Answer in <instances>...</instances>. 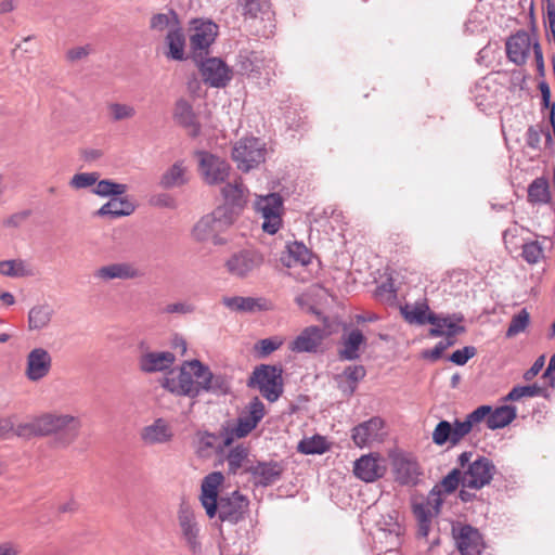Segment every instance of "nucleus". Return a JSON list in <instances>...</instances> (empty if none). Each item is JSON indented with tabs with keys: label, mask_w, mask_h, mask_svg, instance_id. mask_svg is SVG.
<instances>
[{
	"label": "nucleus",
	"mask_w": 555,
	"mask_h": 555,
	"mask_svg": "<svg viewBox=\"0 0 555 555\" xmlns=\"http://www.w3.org/2000/svg\"><path fill=\"white\" fill-rule=\"evenodd\" d=\"M396 480L404 486L416 485L421 475L418 463L409 456L397 455L392 460Z\"/></svg>",
	"instance_id": "nucleus-25"
},
{
	"label": "nucleus",
	"mask_w": 555,
	"mask_h": 555,
	"mask_svg": "<svg viewBox=\"0 0 555 555\" xmlns=\"http://www.w3.org/2000/svg\"><path fill=\"white\" fill-rule=\"evenodd\" d=\"M165 56L168 60L184 61L185 55V35L182 27H176L167 31L165 36Z\"/></svg>",
	"instance_id": "nucleus-32"
},
{
	"label": "nucleus",
	"mask_w": 555,
	"mask_h": 555,
	"mask_svg": "<svg viewBox=\"0 0 555 555\" xmlns=\"http://www.w3.org/2000/svg\"><path fill=\"white\" fill-rule=\"evenodd\" d=\"M0 273L4 276H23L24 263L16 260H2L0 261Z\"/></svg>",
	"instance_id": "nucleus-57"
},
{
	"label": "nucleus",
	"mask_w": 555,
	"mask_h": 555,
	"mask_svg": "<svg viewBox=\"0 0 555 555\" xmlns=\"http://www.w3.org/2000/svg\"><path fill=\"white\" fill-rule=\"evenodd\" d=\"M283 345V339L279 336L260 339L255 345V351L260 358H266Z\"/></svg>",
	"instance_id": "nucleus-50"
},
{
	"label": "nucleus",
	"mask_w": 555,
	"mask_h": 555,
	"mask_svg": "<svg viewBox=\"0 0 555 555\" xmlns=\"http://www.w3.org/2000/svg\"><path fill=\"white\" fill-rule=\"evenodd\" d=\"M52 357L42 347L34 348L26 358L25 376L30 382H39L51 371Z\"/></svg>",
	"instance_id": "nucleus-17"
},
{
	"label": "nucleus",
	"mask_w": 555,
	"mask_h": 555,
	"mask_svg": "<svg viewBox=\"0 0 555 555\" xmlns=\"http://www.w3.org/2000/svg\"><path fill=\"white\" fill-rule=\"evenodd\" d=\"M264 416V404L258 397H254L246 406V413L241 414L234 426V435L238 438L248 436Z\"/></svg>",
	"instance_id": "nucleus-14"
},
{
	"label": "nucleus",
	"mask_w": 555,
	"mask_h": 555,
	"mask_svg": "<svg viewBox=\"0 0 555 555\" xmlns=\"http://www.w3.org/2000/svg\"><path fill=\"white\" fill-rule=\"evenodd\" d=\"M108 109L113 121L130 119L137 113L133 106L122 103H111Z\"/></svg>",
	"instance_id": "nucleus-52"
},
{
	"label": "nucleus",
	"mask_w": 555,
	"mask_h": 555,
	"mask_svg": "<svg viewBox=\"0 0 555 555\" xmlns=\"http://www.w3.org/2000/svg\"><path fill=\"white\" fill-rule=\"evenodd\" d=\"M550 199L547 179L544 177L534 179L528 186V201L532 204H547Z\"/></svg>",
	"instance_id": "nucleus-42"
},
{
	"label": "nucleus",
	"mask_w": 555,
	"mask_h": 555,
	"mask_svg": "<svg viewBox=\"0 0 555 555\" xmlns=\"http://www.w3.org/2000/svg\"><path fill=\"white\" fill-rule=\"evenodd\" d=\"M476 352L475 347L466 346L452 352L449 360L456 365H465L469 359L476 356Z\"/></svg>",
	"instance_id": "nucleus-59"
},
{
	"label": "nucleus",
	"mask_w": 555,
	"mask_h": 555,
	"mask_svg": "<svg viewBox=\"0 0 555 555\" xmlns=\"http://www.w3.org/2000/svg\"><path fill=\"white\" fill-rule=\"evenodd\" d=\"M400 312L409 324L425 325L436 320L426 301L405 304L400 307Z\"/></svg>",
	"instance_id": "nucleus-30"
},
{
	"label": "nucleus",
	"mask_w": 555,
	"mask_h": 555,
	"mask_svg": "<svg viewBox=\"0 0 555 555\" xmlns=\"http://www.w3.org/2000/svg\"><path fill=\"white\" fill-rule=\"evenodd\" d=\"M544 389L537 384L527 386H515L504 398L505 401H517L524 397H537L543 393Z\"/></svg>",
	"instance_id": "nucleus-48"
},
{
	"label": "nucleus",
	"mask_w": 555,
	"mask_h": 555,
	"mask_svg": "<svg viewBox=\"0 0 555 555\" xmlns=\"http://www.w3.org/2000/svg\"><path fill=\"white\" fill-rule=\"evenodd\" d=\"M264 262L261 251L256 248H243L234 251L224 262L227 272L235 279H248Z\"/></svg>",
	"instance_id": "nucleus-6"
},
{
	"label": "nucleus",
	"mask_w": 555,
	"mask_h": 555,
	"mask_svg": "<svg viewBox=\"0 0 555 555\" xmlns=\"http://www.w3.org/2000/svg\"><path fill=\"white\" fill-rule=\"evenodd\" d=\"M189 33L191 57L198 62L209 54L210 46L218 34V26L211 21L194 18L190 23Z\"/></svg>",
	"instance_id": "nucleus-5"
},
{
	"label": "nucleus",
	"mask_w": 555,
	"mask_h": 555,
	"mask_svg": "<svg viewBox=\"0 0 555 555\" xmlns=\"http://www.w3.org/2000/svg\"><path fill=\"white\" fill-rule=\"evenodd\" d=\"M179 525L182 538L189 550L193 554H199L202 552V542L199 540V527L194 515L186 509H181L179 513Z\"/></svg>",
	"instance_id": "nucleus-24"
},
{
	"label": "nucleus",
	"mask_w": 555,
	"mask_h": 555,
	"mask_svg": "<svg viewBox=\"0 0 555 555\" xmlns=\"http://www.w3.org/2000/svg\"><path fill=\"white\" fill-rule=\"evenodd\" d=\"M41 437L54 436L60 447H67L73 443L81 427L78 417L69 414L44 413L40 415Z\"/></svg>",
	"instance_id": "nucleus-1"
},
{
	"label": "nucleus",
	"mask_w": 555,
	"mask_h": 555,
	"mask_svg": "<svg viewBox=\"0 0 555 555\" xmlns=\"http://www.w3.org/2000/svg\"><path fill=\"white\" fill-rule=\"evenodd\" d=\"M495 472L496 468L490 459L478 456L463 472L462 486L479 490L491 482Z\"/></svg>",
	"instance_id": "nucleus-10"
},
{
	"label": "nucleus",
	"mask_w": 555,
	"mask_h": 555,
	"mask_svg": "<svg viewBox=\"0 0 555 555\" xmlns=\"http://www.w3.org/2000/svg\"><path fill=\"white\" fill-rule=\"evenodd\" d=\"M249 388L258 389L269 402H275L283 393V370L276 365L256 366L247 380Z\"/></svg>",
	"instance_id": "nucleus-3"
},
{
	"label": "nucleus",
	"mask_w": 555,
	"mask_h": 555,
	"mask_svg": "<svg viewBox=\"0 0 555 555\" xmlns=\"http://www.w3.org/2000/svg\"><path fill=\"white\" fill-rule=\"evenodd\" d=\"M517 416L516 408L513 405H502L491 410L486 418L488 428L499 429L509 425Z\"/></svg>",
	"instance_id": "nucleus-38"
},
{
	"label": "nucleus",
	"mask_w": 555,
	"mask_h": 555,
	"mask_svg": "<svg viewBox=\"0 0 555 555\" xmlns=\"http://www.w3.org/2000/svg\"><path fill=\"white\" fill-rule=\"evenodd\" d=\"M128 186L122 183H117L109 179H104L98 181L95 188L93 189V193L101 197L108 196H120L126 193Z\"/></svg>",
	"instance_id": "nucleus-43"
},
{
	"label": "nucleus",
	"mask_w": 555,
	"mask_h": 555,
	"mask_svg": "<svg viewBox=\"0 0 555 555\" xmlns=\"http://www.w3.org/2000/svg\"><path fill=\"white\" fill-rule=\"evenodd\" d=\"M302 454H322L327 450L326 440L319 435L302 439L297 447Z\"/></svg>",
	"instance_id": "nucleus-45"
},
{
	"label": "nucleus",
	"mask_w": 555,
	"mask_h": 555,
	"mask_svg": "<svg viewBox=\"0 0 555 555\" xmlns=\"http://www.w3.org/2000/svg\"><path fill=\"white\" fill-rule=\"evenodd\" d=\"M340 374L349 380L348 383L358 387V383L365 377L366 371L363 365H349Z\"/></svg>",
	"instance_id": "nucleus-61"
},
{
	"label": "nucleus",
	"mask_w": 555,
	"mask_h": 555,
	"mask_svg": "<svg viewBox=\"0 0 555 555\" xmlns=\"http://www.w3.org/2000/svg\"><path fill=\"white\" fill-rule=\"evenodd\" d=\"M238 2L245 18L271 20L272 12L269 0H238Z\"/></svg>",
	"instance_id": "nucleus-40"
},
{
	"label": "nucleus",
	"mask_w": 555,
	"mask_h": 555,
	"mask_svg": "<svg viewBox=\"0 0 555 555\" xmlns=\"http://www.w3.org/2000/svg\"><path fill=\"white\" fill-rule=\"evenodd\" d=\"M195 453L198 457L208 459L214 453L221 454L223 450L220 446L219 436L215 433L198 430L195 434Z\"/></svg>",
	"instance_id": "nucleus-33"
},
{
	"label": "nucleus",
	"mask_w": 555,
	"mask_h": 555,
	"mask_svg": "<svg viewBox=\"0 0 555 555\" xmlns=\"http://www.w3.org/2000/svg\"><path fill=\"white\" fill-rule=\"evenodd\" d=\"M193 360L186 361L180 369L177 377H166L162 386L176 396L196 398L202 392V379L195 376V366Z\"/></svg>",
	"instance_id": "nucleus-8"
},
{
	"label": "nucleus",
	"mask_w": 555,
	"mask_h": 555,
	"mask_svg": "<svg viewBox=\"0 0 555 555\" xmlns=\"http://www.w3.org/2000/svg\"><path fill=\"white\" fill-rule=\"evenodd\" d=\"M140 349L141 354L138 364L139 369L144 373L164 372L176 361L175 354L170 351H144V343L140 344Z\"/></svg>",
	"instance_id": "nucleus-19"
},
{
	"label": "nucleus",
	"mask_w": 555,
	"mask_h": 555,
	"mask_svg": "<svg viewBox=\"0 0 555 555\" xmlns=\"http://www.w3.org/2000/svg\"><path fill=\"white\" fill-rule=\"evenodd\" d=\"M237 72L250 78L270 81L274 75L275 62L263 51L241 50L236 57Z\"/></svg>",
	"instance_id": "nucleus-4"
},
{
	"label": "nucleus",
	"mask_w": 555,
	"mask_h": 555,
	"mask_svg": "<svg viewBox=\"0 0 555 555\" xmlns=\"http://www.w3.org/2000/svg\"><path fill=\"white\" fill-rule=\"evenodd\" d=\"M234 221L228 215V208L218 207L214 212L201 218L192 230V235L197 242H212L214 245H224L227 240L220 234L223 233Z\"/></svg>",
	"instance_id": "nucleus-2"
},
{
	"label": "nucleus",
	"mask_w": 555,
	"mask_h": 555,
	"mask_svg": "<svg viewBox=\"0 0 555 555\" xmlns=\"http://www.w3.org/2000/svg\"><path fill=\"white\" fill-rule=\"evenodd\" d=\"M491 412L490 405H480L475 409L473 412L466 415V421L473 427L475 424L480 423L482 420L487 418Z\"/></svg>",
	"instance_id": "nucleus-64"
},
{
	"label": "nucleus",
	"mask_w": 555,
	"mask_h": 555,
	"mask_svg": "<svg viewBox=\"0 0 555 555\" xmlns=\"http://www.w3.org/2000/svg\"><path fill=\"white\" fill-rule=\"evenodd\" d=\"M464 317L461 313H453L452 315H443L442 324L447 331L444 332V336L448 338L454 337L457 334H462L465 332V327L462 325H457L456 322H463Z\"/></svg>",
	"instance_id": "nucleus-53"
},
{
	"label": "nucleus",
	"mask_w": 555,
	"mask_h": 555,
	"mask_svg": "<svg viewBox=\"0 0 555 555\" xmlns=\"http://www.w3.org/2000/svg\"><path fill=\"white\" fill-rule=\"evenodd\" d=\"M217 435L219 436L220 446L223 451L225 448L230 447L235 439H240L238 436L234 435V426L231 422L223 423Z\"/></svg>",
	"instance_id": "nucleus-58"
},
{
	"label": "nucleus",
	"mask_w": 555,
	"mask_h": 555,
	"mask_svg": "<svg viewBox=\"0 0 555 555\" xmlns=\"http://www.w3.org/2000/svg\"><path fill=\"white\" fill-rule=\"evenodd\" d=\"M343 348L339 350V357L343 360L353 361L360 354V347L365 344V337L359 328H353L341 336Z\"/></svg>",
	"instance_id": "nucleus-35"
},
{
	"label": "nucleus",
	"mask_w": 555,
	"mask_h": 555,
	"mask_svg": "<svg viewBox=\"0 0 555 555\" xmlns=\"http://www.w3.org/2000/svg\"><path fill=\"white\" fill-rule=\"evenodd\" d=\"M442 502V490L440 489V486H435L428 493L426 502H423V504H426L430 507L434 514L438 515L440 513Z\"/></svg>",
	"instance_id": "nucleus-60"
},
{
	"label": "nucleus",
	"mask_w": 555,
	"mask_h": 555,
	"mask_svg": "<svg viewBox=\"0 0 555 555\" xmlns=\"http://www.w3.org/2000/svg\"><path fill=\"white\" fill-rule=\"evenodd\" d=\"M186 182V168L182 160H178L163 173L159 184L164 189H172L182 186Z\"/></svg>",
	"instance_id": "nucleus-37"
},
{
	"label": "nucleus",
	"mask_w": 555,
	"mask_h": 555,
	"mask_svg": "<svg viewBox=\"0 0 555 555\" xmlns=\"http://www.w3.org/2000/svg\"><path fill=\"white\" fill-rule=\"evenodd\" d=\"M462 479L463 472L459 468H453L437 486H440L442 492L450 494L457 489L460 483L462 485Z\"/></svg>",
	"instance_id": "nucleus-51"
},
{
	"label": "nucleus",
	"mask_w": 555,
	"mask_h": 555,
	"mask_svg": "<svg viewBox=\"0 0 555 555\" xmlns=\"http://www.w3.org/2000/svg\"><path fill=\"white\" fill-rule=\"evenodd\" d=\"M173 117L179 125L184 127L191 137H197L201 133V125L196 119L192 105L184 99L176 103Z\"/></svg>",
	"instance_id": "nucleus-31"
},
{
	"label": "nucleus",
	"mask_w": 555,
	"mask_h": 555,
	"mask_svg": "<svg viewBox=\"0 0 555 555\" xmlns=\"http://www.w3.org/2000/svg\"><path fill=\"white\" fill-rule=\"evenodd\" d=\"M288 257L294 263L307 264L310 261V253L302 243H293L288 246Z\"/></svg>",
	"instance_id": "nucleus-56"
},
{
	"label": "nucleus",
	"mask_w": 555,
	"mask_h": 555,
	"mask_svg": "<svg viewBox=\"0 0 555 555\" xmlns=\"http://www.w3.org/2000/svg\"><path fill=\"white\" fill-rule=\"evenodd\" d=\"M530 322V314L526 309H521L517 314H515L508 325L506 331V337L511 338L519 333L524 332Z\"/></svg>",
	"instance_id": "nucleus-49"
},
{
	"label": "nucleus",
	"mask_w": 555,
	"mask_h": 555,
	"mask_svg": "<svg viewBox=\"0 0 555 555\" xmlns=\"http://www.w3.org/2000/svg\"><path fill=\"white\" fill-rule=\"evenodd\" d=\"M55 314L54 308L48 304L42 302L35 305L28 312V328L29 331H41L47 328Z\"/></svg>",
	"instance_id": "nucleus-36"
},
{
	"label": "nucleus",
	"mask_w": 555,
	"mask_h": 555,
	"mask_svg": "<svg viewBox=\"0 0 555 555\" xmlns=\"http://www.w3.org/2000/svg\"><path fill=\"white\" fill-rule=\"evenodd\" d=\"M452 534L461 555L481 554L483 540L478 529L470 525L459 524L452 527Z\"/></svg>",
	"instance_id": "nucleus-13"
},
{
	"label": "nucleus",
	"mask_w": 555,
	"mask_h": 555,
	"mask_svg": "<svg viewBox=\"0 0 555 555\" xmlns=\"http://www.w3.org/2000/svg\"><path fill=\"white\" fill-rule=\"evenodd\" d=\"M472 426L466 421H459L455 420V422L452 424V431H453V446H456L465 436H467L472 431Z\"/></svg>",
	"instance_id": "nucleus-62"
},
{
	"label": "nucleus",
	"mask_w": 555,
	"mask_h": 555,
	"mask_svg": "<svg viewBox=\"0 0 555 555\" xmlns=\"http://www.w3.org/2000/svg\"><path fill=\"white\" fill-rule=\"evenodd\" d=\"M266 144L258 138H244L232 150V158L237 168L248 172L264 162Z\"/></svg>",
	"instance_id": "nucleus-7"
},
{
	"label": "nucleus",
	"mask_w": 555,
	"mask_h": 555,
	"mask_svg": "<svg viewBox=\"0 0 555 555\" xmlns=\"http://www.w3.org/2000/svg\"><path fill=\"white\" fill-rule=\"evenodd\" d=\"M521 256L528 263H537L544 256L543 248L538 241L526 243L522 246Z\"/></svg>",
	"instance_id": "nucleus-55"
},
{
	"label": "nucleus",
	"mask_w": 555,
	"mask_h": 555,
	"mask_svg": "<svg viewBox=\"0 0 555 555\" xmlns=\"http://www.w3.org/2000/svg\"><path fill=\"white\" fill-rule=\"evenodd\" d=\"M248 507V500L238 491L230 495H221L218 501L217 515L222 522L235 525L244 518Z\"/></svg>",
	"instance_id": "nucleus-11"
},
{
	"label": "nucleus",
	"mask_w": 555,
	"mask_h": 555,
	"mask_svg": "<svg viewBox=\"0 0 555 555\" xmlns=\"http://www.w3.org/2000/svg\"><path fill=\"white\" fill-rule=\"evenodd\" d=\"M135 209L134 204L129 199V197H112L107 203H105L99 210L95 211V216L98 217H109V218H119L131 215Z\"/></svg>",
	"instance_id": "nucleus-34"
},
{
	"label": "nucleus",
	"mask_w": 555,
	"mask_h": 555,
	"mask_svg": "<svg viewBox=\"0 0 555 555\" xmlns=\"http://www.w3.org/2000/svg\"><path fill=\"white\" fill-rule=\"evenodd\" d=\"M180 26L179 16L173 9L168 10L167 13L153 14L150 18V29L155 33L170 31V29Z\"/></svg>",
	"instance_id": "nucleus-41"
},
{
	"label": "nucleus",
	"mask_w": 555,
	"mask_h": 555,
	"mask_svg": "<svg viewBox=\"0 0 555 555\" xmlns=\"http://www.w3.org/2000/svg\"><path fill=\"white\" fill-rule=\"evenodd\" d=\"M199 171L208 184L223 182L229 176V164L218 156L207 152H199Z\"/></svg>",
	"instance_id": "nucleus-15"
},
{
	"label": "nucleus",
	"mask_w": 555,
	"mask_h": 555,
	"mask_svg": "<svg viewBox=\"0 0 555 555\" xmlns=\"http://www.w3.org/2000/svg\"><path fill=\"white\" fill-rule=\"evenodd\" d=\"M283 198L278 193L259 196L256 201V210L263 218L262 230L268 234H275L282 225Z\"/></svg>",
	"instance_id": "nucleus-9"
},
{
	"label": "nucleus",
	"mask_w": 555,
	"mask_h": 555,
	"mask_svg": "<svg viewBox=\"0 0 555 555\" xmlns=\"http://www.w3.org/2000/svg\"><path fill=\"white\" fill-rule=\"evenodd\" d=\"M222 195L225 201V208L228 215L234 218L243 209L247 202V189L242 181L235 180L234 183H228L222 188Z\"/></svg>",
	"instance_id": "nucleus-29"
},
{
	"label": "nucleus",
	"mask_w": 555,
	"mask_h": 555,
	"mask_svg": "<svg viewBox=\"0 0 555 555\" xmlns=\"http://www.w3.org/2000/svg\"><path fill=\"white\" fill-rule=\"evenodd\" d=\"M385 470V466L379 463L378 457L372 454L362 455L353 465V473L356 477L365 482H373L378 478H382Z\"/></svg>",
	"instance_id": "nucleus-28"
},
{
	"label": "nucleus",
	"mask_w": 555,
	"mask_h": 555,
	"mask_svg": "<svg viewBox=\"0 0 555 555\" xmlns=\"http://www.w3.org/2000/svg\"><path fill=\"white\" fill-rule=\"evenodd\" d=\"M193 366L196 372V378L202 379V391L212 392L215 395H225L230 391L231 385L229 379L221 374H212L208 366L198 360H193Z\"/></svg>",
	"instance_id": "nucleus-20"
},
{
	"label": "nucleus",
	"mask_w": 555,
	"mask_h": 555,
	"mask_svg": "<svg viewBox=\"0 0 555 555\" xmlns=\"http://www.w3.org/2000/svg\"><path fill=\"white\" fill-rule=\"evenodd\" d=\"M15 436L23 439H30L33 437H41V422L40 415L33 418L30 422L20 423L15 428Z\"/></svg>",
	"instance_id": "nucleus-46"
},
{
	"label": "nucleus",
	"mask_w": 555,
	"mask_h": 555,
	"mask_svg": "<svg viewBox=\"0 0 555 555\" xmlns=\"http://www.w3.org/2000/svg\"><path fill=\"white\" fill-rule=\"evenodd\" d=\"M195 310V307L192 304L186 301L183 302H173L167 305L163 312L168 314H189Z\"/></svg>",
	"instance_id": "nucleus-63"
},
{
	"label": "nucleus",
	"mask_w": 555,
	"mask_h": 555,
	"mask_svg": "<svg viewBox=\"0 0 555 555\" xmlns=\"http://www.w3.org/2000/svg\"><path fill=\"white\" fill-rule=\"evenodd\" d=\"M248 454L249 449L244 444H237L232 448L227 455L229 473L236 474L243 466V463L247 460Z\"/></svg>",
	"instance_id": "nucleus-44"
},
{
	"label": "nucleus",
	"mask_w": 555,
	"mask_h": 555,
	"mask_svg": "<svg viewBox=\"0 0 555 555\" xmlns=\"http://www.w3.org/2000/svg\"><path fill=\"white\" fill-rule=\"evenodd\" d=\"M325 338V332L318 325H311L304 328L300 334L289 344L288 348L293 352L315 353Z\"/></svg>",
	"instance_id": "nucleus-22"
},
{
	"label": "nucleus",
	"mask_w": 555,
	"mask_h": 555,
	"mask_svg": "<svg viewBox=\"0 0 555 555\" xmlns=\"http://www.w3.org/2000/svg\"><path fill=\"white\" fill-rule=\"evenodd\" d=\"M433 441L437 446L450 443L453 446L452 424L449 421H440L433 431Z\"/></svg>",
	"instance_id": "nucleus-47"
},
{
	"label": "nucleus",
	"mask_w": 555,
	"mask_h": 555,
	"mask_svg": "<svg viewBox=\"0 0 555 555\" xmlns=\"http://www.w3.org/2000/svg\"><path fill=\"white\" fill-rule=\"evenodd\" d=\"M223 475L220 472L208 474L202 481L201 486V503L209 518L217 515L218 507V488L223 481Z\"/></svg>",
	"instance_id": "nucleus-18"
},
{
	"label": "nucleus",
	"mask_w": 555,
	"mask_h": 555,
	"mask_svg": "<svg viewBox=\"0 0 555 555\" xmlns=\"http://www.w3.org/2000/svg\"><path fill=\"white\" fill-rule=\"evenodd\" d=\"M283 466L275 461L257 462L245 468V472L253 477L256 486L269 487L278 482L283 474Z\"/></svg>",
	"instance_id": "nucleus-21"
},
{
	"label": "nucleus",
	"mask_w": 555,
	"mask_h": 555,
	"mask_svg": "<svg viewBox=\"0 0 555 555\" xmlns=\"http://www.w3.org/2000/svg\"><path fill=\"white\" fill-rule=\"evenodd\" d=\"M198 65L203 80L214 88H223L231 80V69L219 57L202 59L195 62Z\"/></svg>",
	"instance_id": "nucleus-12"
},
{
	"label": "nucleus",
	"mask_w": 555,
	"mask_h": 555,
	"mask_svg": "<svg viewBox=\"0 0 555 555\" xmlns=\"http://www.w3.org/2000/svg\"><path fill=\"white\" fill-rule=\"evenodd\" d=\"M222 304L230 310L238 312H254L256 310L264 309V304L262 302V299L253 297H223Z\"/></svg>",
	"instance_id": "nucleus-39"
},
{
	"label": "nucleus",
	"mask_w": 555,
	"mask_h": 555,
	"mask_svg": "<svg viewBox=\"0 0 555 555\" xmlns=\"http://www.w3.org/2000/svg\"><path fill=\"white\" fill-rule=\"evenodd\" d=\"M383 420L375 416L353 427L351 438L359 448L371 447L372 443L383 440Z\"/></svg>",
	"instance_id": "nucleus-16"
},
{
	"label": "nucleus",
	"mask_w": 555,
	"mask_h": 555,
	"mask_svg": "<svg viewBox=\"0 0 555 555\" xmlns=\"http://www.w3.org/2000/svg\"><path fill=\"white\" fill-rule=\"evenodd\" d=\"M531 36L526 31H518L511 36L506 41V54L509 61L516 65L526 63L531 50L533 51V43Z\"/></svg>",
	"instance_id": "nucleus-23"
},
{
	"label": "nucleus",
	"mask_w": 555,
	"mask_h": 555,
	"mask_svg": "<svg viewBox=\"0 0 555 555\" xmlns=\"http://www.w3.org/2000/svg\"><path fill=\"white\" fill-rule=\"evenodd\" d=\"M140 437L145 444H163L172 440L173 430L168 421L158 417L142 428Z\"/></svg>",
	"instance_id": "nucleus-26"
},
{
	"label": "nucleus",
	"mask_w": 555,
	"mask_h": 555,
	"mask_svg": "<svg viewBox=\"0 0 555 555\" xmlns=\"http://www.w3.org/2000/svg\"><path fill=\"white\" fill-rule=\"evenodd\" d=\"M98 172H81L76 173L69 181L73 189L80 190L94 185L99 180Z\"/></svg>",
	"instance_id": "nucleus-54"
},
{
	"label": "nucleus",
	"mask_w": 555,
	"mask_h": 555,
	"mask_svg": "<svg viewBox=\"0 0 555 555\" xmlns=\"http://www.w3.org/2000/svg\"><path fill=\"white\" fill-rule=\"evenodd\" d=\"M143 275L142 271L129 262H116L99 268L94 272V278L102 281H111L115 279L131 280Z\"/></svg>",
	"instance_id": "nucleus-27"
}]
</instances>
